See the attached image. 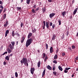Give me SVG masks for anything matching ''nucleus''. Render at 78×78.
<instances>
[{"label": "nucleus", "mask_w": 78, "mask_h": 78, "mask_svg": "<svg viewBox=\"0 0 78 78\" xmlns=\"http://www.w3.org/2000/svg\"><path fill=\"white\" fill-rule=\"evenodd\" d=\"M21 63L22 64L23 63L25 66H27V67L28 66V61H27V58H23L22 60H21Z\"/></svg>", "instance_id": "obj_1"}, {"label": "nucleus", "mask_w": 78, "mask_h": 78, "mask_svg": "<svg viewBox=\"0 0 78 78\" xmlns=\"http://www.w3.org/2000/svg\"><path fill=\"white\" fill-rule=\"evenodd\" d=\"M32 42V39L30 38L27 40L26 42V46L27 47H28L31 44V43Z\"/></svg>", "instance_id": "obj_2"}, {"label": "nucleus", "mask_w": 78, "mask_h": 78, "mask_svg": "<svg viewBox=\"0 0 78 78\" xmlns=\"http://www.w3.org/2000/svg\"><path fill=\"white\" fill-rule=\"evenodd\" d=\"M35 70V69L34 68H31L30 69V72L32 74H33V73H34V71Z\"/></svg>", "instance_id": "obj_3"}, {"label": "nucleus", "mask_w": 78, "mask_h": 78, "mask_svg": "<svg viewBox=\"0 0 78 78\" xmlns=\"http://www.w3.org/2000/svg\"><path fill=\"white\" fill-rule=\"evenodd\" d=\"M55 15V13H51L49 15L50 18H52V17H53Z\"/></svg>", "instance_id": "obj_4"}, {"label": "nucleus", "mask_w": 78, "mask_h": 78, "mask_svg": "<svg viewBox=\"0 0 78 78\" xmlns=\"http://www.w3.org/2000/svg\"><path fill=\"white\" fill-rule=\"evenodd\" d=\"M9 46L11 50H12L13 49V48H14V46H12V45H11V44H10Z\"/></svg>", "instance_id": "obj_5"}, {"label": "nucleus", "mask_w": 78, "mask_h": 78, "mask_svg": "<svg viewBox=\"0 0 78 78\" xmlns=\"http://www.w3.org/2000/svg\"><path fill=\"white\" fill-rule=\"evenodd\" d=\"M7 51L9 53H11V51H12V50L8 48L7 49Z\"/></svg>", "instance_id": "obj_6"}, {"label": "nucleus", "mask_w": 78, "mask_h": 78, "mask_svg": "<svg viewBox=\"0 0 78 78\" xmlns=\"http://www.w3.org/2000/svg\"><path fill=\"white\" fill-rule=\"evenodd\" d=\"M32 33H36V29L35 28H33L32 29Z\"/></svg>", "instance_id": "obj_7"}, {"label": "nucleus", "mask_w": 78, "mask_h": 78, "mask_svg": "<svg viewBox=\"0 0 78 78\" xmlns=\"http://www.w3.org/2000/svg\"><path fill=\"white\" fill-rule=\"evenodd\" d=\"M32 34H33L31 33H30L28 35V39H30V37L31 36H32Z\"/></svg>", "instance_id": "obj_8"}, {"label": "nucleus", "mask_w": 78, "mask_h": 78, "mask_svg": "<svg viewBox=\"0 0 78 78\" xmlns=\"http://www.w3.org/2000/svg\"><path fill=\"white\" fill-rule=\"evenodd\" d=\"M8 33H9V30H7L5 32V37H6V36H7V35H8Z\"/></svg>", "instance_id": "obj_9"}, {"label": "nucleus", "mask_w": 78, "mask_h": 78, "mask_svg": "<svg viewBox=\"0 0 78 78\" xmlns=\"http://www.w3.org/2000/svg\"><path fill=\"white\" fill-rule=\"evenodd\" d=\"M66 11H64L62 13V14L63 17H65V14H66Z\"/></svg>", "instance_id": "obj_10"}, {"label": "nucleus", "mask_w": 78, "mask_h": 78, "mask_svg": "<svg viewBox=\"0 0 78 78\" xmlns=\"http://www.w3.org/2000/svg\"><path fill=\"white\" fill-rule=\"evenodd\" d=\"M45 69H44L43 72L42 76H44L45 75Z\"/></svg>", "instance_id": "obj_11"}, {"label": "nucleus", "mask_w": 78, "mask_h": 78, "mask_svg": "<svg viewBox=\"0 0 78 78\" xmlns=\"http://www.w3.org/2000/svg\"><path fill=\"white\" fill-rule=\"evenodd\" d=\"M24 40H25V37H22V40L21 41V43H23V42L24 41Z\"/></svg>", "instance_id": "obj_12"}, {"label": "nucleus", "mask_w": 78, "mask_h": 78, "mask_svg": "<svg viewBox=\"0 0 78 78\" xmlns=\"http://www.w3.org/2000/svg\"><path fill=\"white\" fill-rule=\"evenodd\" d=\"M47 68L48 69H49V70H51V67L49 65L47 66Z\"/></svg>", "instance_id": "obj_13"}, {"label": "nucleus", "mask_w": 78, "mask_h": 78, "mask_svg": "<svg viewBox=\"0 0 78 78\" xmlns=\"http://www.w3.org/2000/svg\"><path fill=\"white\" fill-rule=\"evenodd\" d=\"M50 52L51 53H52L53 51V47H51L50 48Z\"/></svg>", "instance_id": "obj_14"}, {"label": "nucleus", "mask_w": 78, "mask_h": 78, "mask_svg": "<svg viewBox=\"0 0 78 78\" xmlns=\"http://www.w3.org/2000/svg\"><path fill=\"white\" fill-rule=\"evenodd\" d=\"M30 1L31 0H27L26 3L27 4H28V5H29V4H30Z\"/></svg>", "instance_id": "obj_15"}, {"label": "nucleus", "mask_w": 78, "mask_h": 78, "mask_svg": "<svg viewBox=\"0 0 78 78\" xmlns=\"http://www.w3.org/2000/svg\"><path fill=\"white\" fill-rule=\"evenodd\" d=\"M52 39L53 41H54L55 39V35L54 34L53 36V37L52 38Z\"/></svg>", "instance_id": "obj_16"}, {"label": "nucleus", "mask_w": 78, "mask_h": 78, "mask_svg": "<svg viewBox=\"0 0 78 78\" xmlns=\"http://www.w3.org/2000/svg\"><path fill=\"white\" fill-rule=\"evenodd\" d=\"M46 26L47 28H48L49 27V25H48V22H46Z\"/></svg>", "instance_id": "obj_17"}, {"label": "nucleus", "mask_w": 78, "mask_h": 78, "mask_svg": "<svg viewBox=\"0 0 78 78\" xmlns=\"http://www.w3.org/2000/svg\"><path fill=\"white\" fill-rule=\"evenodd\" d=\"M58 69L61 71H62V68L59 66H58Z\"/></svg>", "instance_id": "obj_18"}, {"label": "nucleus", "mask_w": 78, "mask_h": 78, "mask_svg": "<svg viewBox=\"0 0 78 78\" xmlns=\"http://www.w3.org/2000/svg\"><path fill=\"white\" fill-rule=\"evenodd\" d=\"M11 44H12V46H13V47H14V45L15 44V42H14V41L11 42Z\"/></svg>", "instance_id": "obj_19"}, {"label": "nucleus", "mask_w": 78, "mask_h": 78, "mask_svg": "<svg viewBox=\"0 0 78 78\" xmlns=\"http://www.w3.org/2000/svg\"><path fill=\"white\" fill-rule=\"evenodd\" d=\"M58 58V55L57 54H56L54 57V59H56Z\"/></svg>", "instance_id": "obj_20"}, {"label": "nucleus", "mask_w": 78, "mask_h": 78, "mask_svg": "<svg viewBox=\"0 0 78 78\" xmlns=\"http://www.w3.org/2000/svg\"><path fill=\"white\" fill-rule=\"evenodd\" d=\"M40 65H41V62H39L37 63V66L38 67H40Z\"/></svg>", "instance_id": "obj_21"}, {"label": "nucleus", "mask_w": 78, "mask_h": 78, "mask_svg": "<svg viewBox=\"0 0 78 78\" xmlns=\"http://www.w3.org/2000/svg\"><path fill=\"white\" fill-rule=\"evenodd\" d=\"M15 76L16 78H17V77H18V74L17 73V72H15Z\"/></svg>", "instance_id": "obj_22"}, {"label": "nucleus", "mask_w": 78, "mask_h": 78, "mask_svg": "<svg viewBox=\"0 0 78 78\" xmlns=\"http://www.w3.org/2000/svg\"><path fill=\"white\" fill-rule=\"evenodd\" d=\"M15 34L18 37H20V34H19V33H16Z\"/></svg>", "instance_id": "obj_23"}, {"label": "nucleus", "mask_w": 78, "mask_h": 78, "mask_svg": "<svg viewBox=\"0 0 78 78\" xmlns=\"http://www.w3.org/2000/svg\"><path fill=\"white\" fill-rule=\"evenodd\" d=\"M58 22L59 23V25H60L61 24V20H58Z\"/></svg>", "instance_id": "obj_24"}, {"label": "nucleus", "mask_w": 78, "mask_h": 78, "mask_svg": "<svg viewBox=\"0 0 78 78\" xmlns=\"http://www.w3.org/2000/svg\"><path fill=\"white\" fill-rule=\"evenodd\" d=\"M5 59H6L7 60H9V57L8 56H6Z\"/></svg>", "instance_id": "obj_25"}, {"label": "nucleus", "mask_w": 78, "mask_h": 78, "mask_svg": "<svg viewBox=\"0 0 78 78\" xmlns=\"http://www.w3.org/2000/svg\"><path fill=\"white\" fill-rule=\"evenodd\" d=\"M47 59H48V57H47V56H46L45 57V58L44 60V62H46V61H47Z\"/></svg>", "instance_id": "obj_26"}, {"label": "nucleus", "mask_w": 78, "mask_h": 78, "mask_svg": "<svg viewBox=\"0 0 78 78\" xmlns=\"http://www.w3.org/2000/svg\"><path fill=\"white\" fill-rule=\"evenodd\" d=\"M12 36H13V37H14V36H15V34H14V31L12 32Z\"/></svg>", "instance_id": "obj_27"}, {"label": "nucleus", "mask_w": 78, "mask_h": 78, "mask_svg": "<svg viewBox=\"0 0 78 78\" xmlns=\"http://www.w3.org/2000/svg\"><path fill=\"white\" fill-rule=\"evenodd\" d=\"M76 12H77V10H75L73 12V15H75V14H76Z\"/></svg>", "instance_id": "obj_28"}, {"label": "nucleus", "mask_w": 78, "mask_h": 78, "mask_svg": "<svg viewBox=\"0 0 78 78\" xmlns=\"http://www.w3.org/2000/svg\"><path fill=\"white\" fill-rule=\"evenodd\" d=\"M6 14H5L3 16L4 19H5L6 18Z\"/></svg>", "instance_id": "obj_29"}, {"label": "nucleus", "mask_w": 78, "mask_h": 78, "mask_svg": "<svg viewBox=\"0 0 78 78\" xmlns=\"http://www.w3.org/2000/svg\"><path fill=\"white\" fill-rule=\"evenodd\" d=\"M46 50H47V49H48V44H46Z\"/></svg>", "instance_id": "obj_30"}, {"label": "nucleus", "mask_w": 78, "mask_h": 78, "mask_svg": "<svg viewBox=\"0 0 78 78\" xmlns=\"http://www.w3.org/2000/svg\"><path fill=\"white\" fill-rule=\"evenodd\" d=\"M69 69H70V68H65L66 70H69Z\"/></svg>", "instance_id": "obj_31"}, {"label": "nucleus", "mask_w": 78, "mask_h": 78, "mask_svg": "<svg viewBox=\"0 0 78 78\" xmlns=\"http://www.w3.org/2000/svg\"><path fill=\"white\" fill-rule=\"evenodd\" d=\"M46 23L45 22V21H43V24L44 25V26H46Z\"/></svg>", "instance_id": "obj_32"}, {"label": "nucleus", "mask_w": 78, "mask_h": 78, "mask_svg": "<svg viewBox=\"0 0 78 78\" xmlns=\"http://www.w3.org/2000/svg\"><path fill=\"white\" fill-rule=\"evenodd\" d=\"M33 7L34 8H36V5H34Z\"/></svg>", "instance_id": "obj_33"}, {"label": "nucleus", "mask_w": 78, "mask_h": 78, "mask_svg": "<svg viewBox=\"0 0 78 78\" xmlns=\"http://www.w3.org/2000/svg\"><path fill=\"white\" fill-rule=\"evenodd\" d=\"M53 62H54V63H55V64H57V62L56 61V60L53 61Z\"/></svg>", "instance_id": "obj_34"}, {"label": "nucleus", "mask_w": 78, "mask_h": 78, "mask_svg": "<svg viewBox=\"0 0 78 78\" xmlns=\"http://www.w3.org/2000/svg\"><path fill=\"white\" fill-rule=\"evenodd\" d=\"M41 7H38L36 9V10H40V9H41V8H40Z\"/></svg>", "instance_id": "obj_35"}, {"label": "nucleus", "mask_w": 78, "mask_h": 78, "mask_svg": "<svg viewBox=\"0 0 78 78\" xmlns=\"http://www.w3.org/2000/svg\"><path fill=\"white\" fill-rule=\"evenodd\" d=\"M16 8L17 9H18V10H20V9H21V7H17Z\"/></svg>", "instance_id": "obj_36"}, {"label": "nucleus", "mask_w": 78, "mask_h": 78, "mask_svg": "<svg viewBox=\"0 0 78 78\" xmlns=\"http://www.w3.org/2000/svg\"><path fill=\"white\" fill-rule=\"evenodd\" d=\"M55 66H54L52 68V70L54 71H55Z\"/></svg>", "instance_id": "obj_37"}, {"label": "nucleus", "mask_w": 78, "mask_h": 78, "mask_svg": "<svg viewBox=\"0 0 78 78\" xmlns=\"http://www.w3.org/2000/svg\"><path fill=\"white\" fill-rule=\"evenodd\" d=\"M55 24H53L52 26V27L53 28H55Z\"/></svg>", "instance_id": "obj_38"}, {"label": "nucleus", "mask_w": 78, "mask_h": 78, "mask_svg": "<svg viewBox=\"0 0 78 78\" xmlns=\"http://www.w3.org/2000/svg\"><path fill=\"white\" fill-rule=\"evenodd\" d=\"M23 25V23H22L21 24V27H22Z\"/></svg>", "instance_id": "obj_39"}, {"label": "nucleus", "mask_w": 78, "mask_h": 78, "mask_svg": "<svg viewBox=\"0 0 78 78\" xmlns=\"http://www.w3.org/2000/svg\"><path fill=\"white\" fill-rule=\"evenodd\" d=\"M72 48L73 49H74L75 48V46H72Z\"/></svg>", "instance_id": "obj_40"}, {"label": "nucleus", "mask_w": 78, "mask_h": 78, "mask_svg": "<svg viewBox=\"0 0 78 78\" xmlns=\"http://www.w3.org/2000/svg\"><path fill=\"white\" fill-rule=\"evenodd\" d=\"M53 73H54V74L55 75H56V72H53Z\"/></svg>", "instance_id": "obj_41"}, {"label": "nucleus", "mask_w": 78, "mask_h": 78, "mask_svg": "<svg viewBox=\"0 0 78 78\" xmlns=\"http://www.w3.org/2000/svg\"><path fill=\"white\" fill-rule=\"evenodd\" d=\"M65 55V53H63L62 54V56H64Z\"/></svg>", "instance_id": "obj_42"}, {"label": "nucleus", "mask_w": 78, "mask_h": 78, "mask_svg": "<svg viewBox=\"0 0 78 78\" xmlns=\"http://www.w3.org/2000/svg\"><path fill=\"white\" fill-rule=\"evenodd\" d=\"M32 12H33V13H35L36 12V11L34 10H32Z\"/></svg>", "instance_id": "obj_43"}, {"label": "nucleus", "mask_w": 78, "mask_h": 78, "mask_svg": "<svg viewBox=\"0 0 78 78\" xmlns=\"http://www.w3.org/2000/svg\"><path fill=\"white\" fill-rule=\"evenodd\" d=\"M77 60H78V57H77L76 58V60H75V62H76V61H77Z\"/></svg>", "instance_id": "obj_44"}, {"label": "nucleus", "mask_w": 78, "mask_h": 78, "mask_svg": "<svg viewBox=\"0 0 78 78\" xmlns=\"http://www.w3.org/2000/svg\"><path fill=\"white\" fill-rule=\"evenodd\" d=\"M64 72L65 73H67V72H68V71H67V70L66 69L64 71Z\"/></svg>", "instance_id": "obj_45"}, {"label": "nucleus", "mask_w": 78, "mask_h": 78, "mask_svg": "<svg viewBox=\"0 0 78 78\" xmlns=\"http://www.w3.org/2000/svg\"><path fill=\"white\" fill-rule=\"evenodd\" d=\"M12 56V54H11L9 55V57H11V56Z\"/></svg>", "instance_id": "obj_46"}, {"label": "nucleus", "mask_w": 78, "mask_h": 78, "mask_svg": "<svg viewBox=\"0 0 78 78\" xmlns=\"http://www.w3.org/2000/svg\"><path fill=\"white\" fill-rule=\"evenodd\" d=\"M3 4V2L2 1H1L0 0V5H2Z\"/></svg>", "instance_id": "obj_47"}, {"label": "nucleus", "mask_w": 78, "mask_h": 78, "mask_svg": "<svg viewBox=\"0 0 78 78\" xmlns=\"http://www.w3.org/2000/svg\"><path fill=\"white\" fill-rule=\"evenodd\" d=\"M48 2H52V0H48Z\"/></svg>", "instance_id": "obj_48"}, {"label": "nucleus", "mask_w": 78, "mask_h": 78, "mask_svg": "<svg viewBox=\"0 0 78 78\" xmlns=\"http://www.w3.org/2000/svg\"><path fill=\"white\" fill-rule=\"evenodd\" d=\"M42 10H46V8L44 7L42 9Z\"/></svg>", "instance_id": "obj_49"}, {"label": "nucleus", "mask_w": 78, "mask_h": 78, "mask_svg": "<svg viewBox=\"0 0 78 78\" xmlns=\"http://www.w3.org/2000/svg\"><path fill=\"white\" fill-rule=\"evenodd\" d=\"M52 25H53V23H50V26H52Z\"/></svg>", "instance_id": "obj_50"}, {"label": "nucleus", "mask_w": 78, "mask_h": 78, "mask_svg": "<svg viewBox=\"0 0 78 78\" xmlns=\"http://www.w3.org/2000/svg\"><path fill=\"white\" fill-rule=\"evenodd\" d=\"M0 7V8H1L2 9H3V6L1 5Z\"/></svg>", "instance_id": "obj_51"}, {"label": "nucleus", "mask_w": 78, "mask_h": 78, "mask_svg": "<svg viewBox=\"0 0 78 78\" xmlns=\"http://www.w3.org/2000/svg\"><path fill=\"white\" fill-rule=\"evenodd\" d=\"M3 64H4V65H5H5H6V62H5H5H4Z\"/></svg>", "instance_id": "obj_52"}, {"label": "nucleus", "mask_w": 78, "mask_h": 78, "mask_svg": "<svg viewBox=\"0 0 78 78\" xmlns=\"http://www.w3.org/2000/svg\"><path fill=\"white\" fill-rule=\"evenodd\" d=\"M5 24L7 25H8V21H7L6 22V23H5Z\"/></svg>", "instance_id": "obj_53"}, {"label": "nucleus", "mask_w": 78, "mask_h": 78, "mask_svg": "<svg viewBox=\"0 0 78 78\" xmlns=\"http://www.w3.org/2000/svg\"><path fill=\"white\" fill-rule=\"evenodd\" d=\"M45 56V53H44L43 54V57L44 58Z\"/></svg>", "instance_id": "obj_54"}, {"label": "nucleus", "mask_w": 78, "mask_h": 78, "mask_svg": "<svg viewBox=\"0 0 78 78\" xmlns=\"http://www.w3.org/2000/svg\"><path fill=\"white\" fill-rule=\"evenodd\" d=\"M45 26H43V29H45Z\"/></svg>", "instance_id": "obj_55"}, {"label": "nucleus", "mask_w": 78, "mask_h": 78, "mask_svg": "<svg viewBox=\"0 0 78 78\" xmlns=\"http://www.w3.org/2000/svg\"><path fill=\"white\" fill-rule=\"evenodd\" d=\"M4 27H6V26H7V25L5 24H4Z\"/></svg>", "instance_id": "obj_56"}, {"label": "nucleus", "mask_w": 78, "mask_h": 78, "mask_svg": "<svg viewBox=\"0 0 78 78\" xmlns=\"http://www.w3.org/2000/svg\"><path fill=\"white\" fill-rule=\"evenodd\" d=\"M75 2V0H73L72 3H73Z\"/></svg>", "instance_id": "obj_57"}, {"label": "nucleus", "mask_w": 78, "mask_h": 78, "mask_svg": "<svg viewBox=\"0 0 78 78\" xmlns=\"http://www.w3.org/2000/svg\"><path fill=\"white\" fill-rule=\"evenodd\" d=\"M76 37H78V32L77 33V34H76Z\"/></svg>", "instance_id": "obj_58"}, {"label": "nucleus", "mask_w": 78, "mask_h": 78, "mask_svg": "<svg viewBox=\"0 0 78 78\" xmlns=\"http://www.w3.org/2000/svg\"><path fill=\"white\" fill-rule=\"evenodd\" d=\"M16 45H18V41H16Z\"/></svg>", "instance_id": "obj_59"}, {"label": "nucleus", "mask_w": 78, "mask_h": 78, "mask_svg": "<svg viewBox=\"0 0 78 78\" xmlns=\"http://www.w3.org/2000/svg\"><path fill=\"white\" fill-rule=\"evenodd\" d=\"M23 0H20L21 3H22V2H23Z\"/></svg>", "instance_id": "obj_60"}, {"label": "nucleus", "mask_w": 78, "mask_h": 78, "mask_svg": "<svg viewBox=\"0 0 78 78\" xmlns=\"http://www.w3.org/2000/svg\"><path fill=\"white\" fill-rule=\"evenodd\" d=\"M45 10H43V12H45Z\"/></svg>", "instance_id": "obj_61"}, {"label": "nucleus", "mask_w": 78, "mask_h": 78, "mask_svg": "<svg viewBox=\"0 0 78 78\" xmlns=\"http://www.w3.org/2000/svg\"><path fill=\"white\" fill-rule=\"evenodd\" d=\"M2 10H0V14H1V12H2Z\"/></svg>", "instance_id": "obj_62"}, {"label": "nucleus", "mask_w": 78, "mask_h": 78, "mask_svg": "<svg viewBox=\"0 0 78 78\" xmlns=\"http://www.w3.org/2000/svg\"><path fill=\"white\" fill-rule=\"evenodd\" d=\"M5 52H4V53H3V54H2V55H5Z\"/></svg>", "instance_id": "obj_63"}, {"label": "nucleus", "mask_w": 78, "mask_h": 78, "mask_svg": "<svg viewBox=\"0 0 78 78\" xmlns=\"http://www.w3.org/2000/svg\"><path fill=\"white\" fill-rule=\"evenodd\" d=\"M78 8H77L75 9V10H78Z\"/></svg>", "instance_id": "obj_64"}]
</instances>
